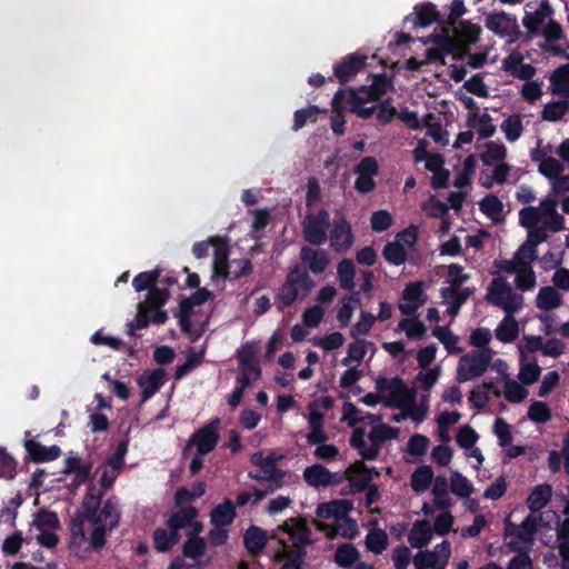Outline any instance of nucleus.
<instances>
[{
  "instance_id": "1",
  "label": "nucleus",
  "mask_w": 569,
  "mask_h": 569,
  "mask_svg": "<svg viewBox=\"0 0 569 569\" xmlns=\"http://www.w3.org/2000/svg\"><path fill=\"white\" fill-rule=\"evenodd\" d=\"M103 492L90 487L82 501V513L71 520V546L80 548L86 541L84 522H89L92 531L89 546L92 550H101L106 543V535L116 528L120 520L118 503L113 498L104 501L100 508Z\"/></svg>"
},
{
  "instance_id": "2",
  "label": "nucleus",
  "mask_w": 569,
  "mask_h": 569,
  "mask_svg": "<svg viewBox=\"0 0 569 569\" xmlns=\"http://www.w3.org/2000/svg\"><path fill=\"white\" fill-rule=\"evenodd\" d=\"M557 206L556 197L548 194L538 206H528L519 211V223L527 229L523 244L537 248L548 240L550 233L565 229V219L558 212Z\"/></svg>"
},
{
  "instance_id": "3",
  "label": "nucleus",
  "mask_w": 569,
  "mask_h": 569,
  "mask_svg": "<svg viewBox=\"0 0 569 569\" xmlns=\"http://www.w3.org/2000/svg\"><path fill=\"white\" fill-rule=\"evenodd\" d=\"M481 34V27L472 23L471 21H465L462 29L456 34L440 30L432 34L420 38V41L425 44L433 43L435 48H428L426 50V61L437 62L440 61L445 64V56L451 54L456 61H462L468 53V49L475 46Z\"/></svg>"
},
{
  "instance_id": "4",
  "label": "nucleus",
  "mask_w": 569,
  "mask_h": 569,
  "mask_svg": "<svg viewBox=\"0 0 569 569\" xmlns=\"http://www.w3.org/2000/svg\"><path fill=\"white\" fill-rule=\"evenodd\" d=\"M390 89H392L391 79L386 73L376 74L369 86L337 90L330 107H363L368 102L380 101Z\"/></svg>"
},
{
  "instance_id": "5",
  "label": "nucleus",
  "mask_w": 569,
  "mask_h": 569,
  "mask_svg": "<svg viewBox=\"0 0 569 569\" xmlns=\"http://www.w3.org/2000/svg\"><path fill=\"white\" fill-rule=\"evenodd\" d=\"M537 248L521 244L511 259H502L495 262L500 272L515 274V283L520 291H530L537 284V277L532 262L537 259Z\"/></svg>"
},
{
  "instance_id": "6",
  "label": "nucleus",
  "mask_w": 569,
  "mask_h": 569,
  "mask_svg": "<svg viewBox=\"0 0 569 569\" xmlns=\"http://www.w3.org/2000/svg\"><path fill=\"white\" fill-rule=\"evenodd\" d=\"M315 286L309 273L300 266L290 269L284 283L282 284L278 300L280 308L289 307L298 300L305 299Z\"/></svg>"
},
{
  "instance_id": "7",
  "label": "nucleus",
  "mask_w": 569,
  "mask_h": 569,
  "mask_svg": "<svg viewBox=\"0 0 569 569\" xmlns=\"http://www.w3.org/2000/svg\"><path fill=\"white\" fill-rule=\"evenodd\" d=\"M486 300L502 309L507 315L518 312L523 306V296L517 292L501 276L493 278L489 283Z\"/></svg>"
},
{
  "instance_id": "8",
  "label": "nucleus",
  "mask_w": 569,
  "mask_h": 569,
  "mask_svg": "<svg viewBox=\"0 0 569 569\" xmlns=\"http://www.w3.org/2000/svg\"><path fill=\"white\" fill-rule=\"evenodd\" d=\"M495 351L490 348L472 350L460 357L456 380L467 382L481 377L490 366Z\"/></svg>"
},
{
  "instance_id": "9",
  "label": "nucleus",
  "mask_w": 569,
  "mask_h": 569,
  "mask_svg": "<svg viewBox=\"0 0 569 569\" xmlns=\"http://www.w3.org/2000/svg\"><path fill=\"white\" fill-rule=\"evenodd\" d=\"M376 388L381 393V402L387 407H406L417 400V391L408 388L402 379L378 377Z\"/></svg>"
},
{
  "instance_id": "10",
  "label": "nucleus",
  "mask_w": 569,
  "mask_h": 569,
  "mask_svg": "<svg viewBox=\"0 0 569 569\" xmlns=\"http://www.w3.org/2000/svg\"><path fill=\"white\" fill-rule=\"evenodd\" d=\"M212 298V293L207 289H199L190 298L180 303L179 322L181 330L189 335L191 339H197L203 331L207 320L198 322L194 308Z\"/></svg>"
},
{
  "instance_id": "11",
  "label": "nucleus",
  "mask_w": 569,
  "mask_h": 569,
  "mask_svg": "<svg viewBox=\"0 0 569 569\" xmlns=\"http://www.w3.org/2000/svg\"><path fill=\"white\" fill-rule=\"evenodd\" d=\"M542 515H529L519 526H508L507 536L510 538L506 543L510 551L527 552L533 541L535 533L538 529V522Z\"/></svg>"
},
{
  "instance_id": "12",
  "label": "nucleus",
  "mask_w": 569,
  "mask_h": 569,
  "mask_svg": "<svg viewBox=\"0 0 569 569\" xmlns=\"http://www.w3.org/2000/svg\"><path fill=\"white\" fill-rule=\"evenodd\" d=\"M301 227L303 238L307 242L312 246H321L328 239L330 214L325 209H321L318 212L308 213L303 218Z\"/></svg>"
},
{
  "instance_id": "13",
  "label": "nucleus",
  "mask_w": 569,
  "mask_h": 569,
  "mask_svg": "<svg viewBox=\"0 0 569 569\" xmlns=\"http://www.w3.org/2000/svg\"><path fill=\"white\" fill-rule=\"evenodd\" d=\"M555 10L549 0H541L539 3L530 1L525 6V16L522 24L527 30L529 38L540 34V30L553 17Z\"/></svg>"
},
{
  "instance_id": "14",
  "label": "nucleus",
  "mask_w": 569,
  "mask_h": 569,
  "mask_svg": "<svg viewBox=\"0 0 569 569\" xmlns=\"http://www.w3.org/2000/svg\"><path fill=\"white\" fill-rule=\"evenodd\" d=\"M219 420L216 419L197 430L188 440L183 455L187 456L192 447H196V452H199V455L211 452L219 441Z\"/></svg>"
},
{
  "instance_id": "15",
  "label": "nucleus",
  "mask_w": 569,
  "mask_h": 569,
  "mask_svg": "<svg viewBox=\"0 0 569 569\" xmlns=\"http://www.w3.org/2000/svg\"><path fill=\"white\" fill-rule=\"evenodd\" d=\"M451 556V545L443 540L432 550H421L412 558L416 569H443Z\"/></svg>"
},
{
  "instance_id": "16",
  "label": "nucleus",
  "mask_w": 569,
  "mask_h": 569,
  "mask_svg": "<svg viewBox=\"0 0 569 569\" xmlns=\"http://www.w3.org/2000/svg\"><path fill=\"white\" fill-rule=\"evenodd\" d=\"M367 59L368 57L359 51L342 57L332 67L333 80L336 79L341 86L350 82L366 68Z\"/></svg>"
},
{
  "instance_id": "17",
  "label": "nucleus",
  "mask_w": 569,
  "mask_h": 569,
  "mask_svg": "<svg viewBox=\"0 0 569 569\" xmlns=\"http://www.w3.org/2000/svg\"><path fill=\"white\" fill-rule=\"evenodd\" d=\"M550 89L563 99L547 102L542 107H569V63L558 67L550 76Z\"/></svg>"
},
{
  "instance_id": "18",
  "label": "nucleus",
  "mask_w": 569,
  "mask_h": 569,
  "mask_svg": "<svg viewBox=\"0 0 569 569\" xmlns=\"http://www.w3.org/2000/svg\"><path fill=\"white\" fill-rule=\"evenodd\" d=\"M540 34L546 40V43L541 44V49L543 51L550 52L556 57H565L569 59V54L566 53V49L557 44V42L566 39L562 26L558 21L551 18L540 30Z\"/></svg>"
},
{
  "instance_id": "19",
  "label": "nucleus",
  "mask_w": 569,
  "mask_h": 569,
  "mask_svg": "<svg viewBox=\"0 0 569 569\" xmlns=\"http://www.w3.org/2000/svg\"><path fill=\"white\" fill-rule=\"evenodd\" d=\"M279 528L291 537L293 545L297 547L295 552H298V558H302L305 556L303 546L311 541V530L307 526L306 520L303 518H291Z\"/></svg>"
},
{
  "instance_id": "20",
  "label": "nucleus",
  "mask_w": 569,
  "mask_h": 569,
  "mask_svg": "<svg viewBox=\"0 0 569 569\" xmlns=\"http://www.w3.org/2000/svg\"><path fill=\"white\" fill-rule=\"evenodd\" d=\"M355 172L358 178L355 182V188L361 192L367 193L375 189V176L378 173V162L373 157L363 158L356 167Z\"/></svg>"
},
{
  "instance_id": "21",
  "label": "nucleus",
  "mask_w": 569,
  "mask_h": 569,
  "mask_svg": "<svg viewBox=\"0 0 569 569\" xmlns=\"http://www.w3.org/2000/svg\"><path fill=\"white\" fill-rule=\"evenodd\" d=\"M425 302L423 283L416 281L409 283L402 291L398 309L406 316H412Z\"/></svg>"
},
{
  "instance_id": "22",
  "label": "nucleus",
  "mask_w": 569,
  "mask_h": 569,
  "mask_svg": "<svg viewBox=\"0 0 569 569\" xmlns=\"http://www.w3.org/2000/svg\"><path fill=\"white\" fill-rule=\"evenodd\" d=\"M398 437V429L392 428L385 423H379L375 426L368 436L370 441L369 450L362 452V458L367 460L376 459L379 455L381 445L389 439H395Z\"/></svg>"
},
{
  "instance_id": "23",
  "label": "nucleus",
  "mask_w": 569,
  "mask_h": 569,
  "mask_svg": "<svg viewBox=\"0 0 569 569\" xmlns=\"http://www.w3.org/2000/svg\"><path fill=\"white\" fill-rule=\"evenodd\" d=\"M522 61V54L519 51H512L502 60V69L515 78L529 81L535 76L536 68Z\"/></svg>"
},
{
  "instance_id": "24",
  "label": "nucleus",
  "mask_w": 569,
  "mask_h": 569,
  "mask_svg": "<svg viewBox=\"0 0 569 569\" xmlns=\"http://www.w3.org/2000/svg\"><path fill=\"white\" fill-rule=\"evenodd\" d=\"M353 242L350 224L345 219L336 220L330 232V246L337 252H346Z\"/></svg>"
},
{
  "instance_id": "25",
  "label": "nucleus",
  "mask_w": 569,
  "mask_h": 569,
  "mask_svg": "<svg viewBox=\"0 0 569 569\" xmlns=\"http://www.w3.org/2000/svg\"><path fill=\"white\" fill-rule=\"evenodd\" d=\"M300 259L313 273L323 272L330 262L328 252L326 250L316 249L308 246H303L301 248Z\"/></svg>"
},
{
  "instance_id": "26",
  "label": "nucleus",
  "mask_w": 569,
  "mask_h": 569,
  "mask_svg": "<svg viewBox=\"0 0 569 569\" xmlns=\"http://www.w3.org/2000/svg\"><path fill=\"white\" fill-rule=\"evenodd\" d=\"M166 371L162 368L146 370L139 378L138 385L141 388L142 400L152 397L163 385Z\"/></svg>"
},
{
  "instance_id": "27",
  "label": "nucleus",
  "mask_w": 569,
  "mask_h": 569,
  "mask_svg": "<svg viewBox=\"0 0 569 569\" xmlns=\"http://www.w3.org/2000/svg\"><path fill=\"white\" fill-rule=\"evenodd\" d=\"M486 27L500 37L510 36L513 31L518 32L516 19L503 11L489 14L486 18Z\"/></svg>"
},
{
  "instance_id": "28",
  "label": "nucleus",
  "mask_w": 569,
  "mask_h": 569,
  "mask_svg": "<svg viewBox=\"0 0 569 569\" xmlns=\"http://www.w3.org/2000/svg\"><path fill=\"white\" fill-rule=\"evenodd\" d=\"M473 293L470 288L443 287L440 291L442 302L448 306L450 316L456 317L460 307Z\"/></svg>"
},
{
  "instance_id": "29",
  "label": "nucleus",
  "mask_w": 569,
  "mask_h": 569,
  "mask_svg": "<svg viewBox=\"0 0 569 569\" xmlns=\"http://www.w3.org/2000/svg\"><path fill=\"white\" fill-rule=\"evenodd\" d=\"M249 477L257 481L266 482L267 487H270V491H274L282 487L284 472L276 468L273 462H268L263 467H259L257 471L250 472Z\"/></svg>"
},
{
  "instance_id": "30",
  "label": "nucleus",
  "mask_w": 569,
  "mask_h": 569,
  "mask_svg": "<svg viewBox=\"0 0 569 569\" xmlns=\"http://www.w3.org/2000/svg\"><path fill=\"white\" fill-rule=\"evenodd\" d=\"M211 244L214 248L213 254V277L227 278L229 246L226 238L213 237L210 238Z\"/></svg>"
},
{
  "instance_id": "31",
  "label": "nucleus",
  "mask_w": 569,
  "mask_h": 569,
  "mask_svg": "<svg viewBox=\"0 0 569 569\" xmlns=\"http://www.w3.org/2000/svg\"><path fill=\"white\" fill-rule=\"evenodd\" d=\"M433 537V529L428 520H418L408 533V542L415 549L428 546Z\"/></svg>"
},
{
  "instance_id": "32",
  "label": "nucleus",
  "mask_w": 569,
  "mask_h": 569,
  "mask_svg": "<svg viewBox=\"0 0 569 569\" xmlns=\"http://www.w3.org/2000/svg\"><path fill=\"white\" fill-rule=\"evenodd\" d=\"M353 508V505L350 500L341 499V500H332L329 502L320 503L317 507V516L325 519H335L338 520L345 516H347Z\"/></svg>"
},
{
  "instance_id": "33",
  "label": "nucleus",
  "mask_w": 569,
  "mask_h": 569,
  "mask_svg": "<svg viewBox=\"0 0 569 569\" xmlns=\"http://www.w3.org/2000/svg\"><path fill=\"white\" fill-rule=\"evenodd\" d=\"M407 22H412L415 28H425L430 26L432 22H439L442 24V22L440 21V14L437 11L436 6L430 2L417 7L415 16L409 14L405 18V23Z\"/></svg>"
},
{
  "instance_id": "34",
  "label": "nucleus",
  "mask_w": 569,
  "mask_h": 569,
  "mask_svg": "<svg viewBox=\"0 0 569 569\" xmlns=\"http://www.w3.org/2000/svg\"><path fill=\"white\" fill-rule=\"evenodd\" d=\"M433 506L439 510H448L453 505V499L449 495L448 479L443 476L436 477L431 489Z\"/></svg>"
},
{
  "instance_id": "35",
  "label": "nucleus",
  "mask_w": 569,
  "mask_h": 569,
  "mask_svg": "<svg viewBox=\"0 0 569 569\" xmlns=\"http://www.w3.org/2000/svg\"><path fill=\"white\" fill-rule=\"evenodd\" d=\"M303 479L315 488L327 487L335 482L333 475L319 463L307 467L303 471Z\"/></svg>"
},
{
  "instance_id": "36",
  "label": "nucleus",
  "mask_w": 569,
  "mask_h": 569,
  "mask_svg": "<svg viewBox=\"0 0 569 569\" xmlns=\"http://www.w3.org/2000/svg\"><path fill=\"white\" fill-rule=\"evenodd\" d=\"M311 412L308 418L310 431L307 435L309 443L326 442L328 437L323 431V415L316 409V405H311Z\"/></svg>"
},
{
  "instance_id": "37",
  "label": "nucleus",
  "mask_w": 569,
  "mask_h": 569,
  "mask_svg": "<svg viewBox=\"0 0 569 569\" xmlns=\"http://www.w3.org/2000/svg\"><path fill=\"white\" fill-rule=\"evenodd\" d=\"M24 446L28 453L36 462L53 460L60 455V448L58 446L43 447L36 440H27Z\"/></svg>"
},
{
  "instance_id": "38",
  "label": "nucleus",
  "mask_w": 569,
  "mask_h": 569,
  "mask_svg": "<svg viewBox=\"0 0 569 569\" xmlns=\"http://www.w3.org/2000/svg\"><path fill=\"white\" fill-rule=\"evenodd\" d=\"M398 408L401 409V412L399 415H395L391 418L395 422H400L405 419H411L415 422L420 423L426 419L428 412V406L425 400L421 403H417L416 400L412 401L409 406Z\"/></svg>"
},
{
  "instance_id": "39",
  "label": "nucleus",
  "mask_w": 569,
  "mask_h": 569,
  "mask_svg": "<svg viewBox=\"0 0 569 569\" xmlns=\"http://www.w3.org/2000/svg\"><path fill=\"white\" fill-rule=\"evenodd\" d=\"M561 303V295L550 286L542 287L536 298L537 308L545 311L557 309Z\"/></svg>"
},
{
  "instance_id": "40",
  "label": "nucleus",
  "mask_w": 569,
  "mask_h": 569,
  "mask_svg": "<svg viewBox=\"0 0 569 569\" xmlns=\"http://www.w3.org/2000/svg\"><path fill=\"white\" fill-rule=\"evenodd\" d=\"M468 123L481 138L492 136L496 130L490 116L487 112H479V110L469 114Z\"/></svg>"
},
{
  "instance_id": "41",
  "label": "nucleus",
  "mask_w": 569,
  "mask_h": 569,
  "mask_svg": "<svg viewBox=\"0 0 569 569\" xmlns=\"http://www.w3.org/2000/svg\"><path fill=\"white\" fill-rule=\"evenodd\" d=\"M467 9L462 0H453L450 6V13L448 18L442 21L441 29L442 31L450 32L451 34H456L460 29H462V23L466 20L460 21L457 26V20L466 13Z\"/></svg>"
},
{
  "instance_id": "42",
  "label": "nucleus",
  "mask_w": 569,
  "mask_h": 569,
  "mask_svg": "<svg viewBox=\"0 0 569 569\" xmlns=\"http://www.w3.org/2000/svg\"><path fill=\"white\" fill-rule=\"evenodd\" d=\"M267 540L268 538L266 532L254 526L247 529L243 536L244 547L251 555L260 553L263 550Z\"/></svg>"
},
{
  "instance_id": "43",
  "label": "nucleus",
  "mask_w": 569,
  "mask_h": 569,
  "mask_svg": "<svg viewBox=\"0 0 569 569\" xmlns=\"http://www.w3.org/2000/svg\"><path fill=\"white\" fill-rule=\"evenodd\" d=\"M197 516L198 510L194 507H182L168 518L167 526L170 530L178 532L180 529L187 527L190 521L194 520Z\"/></svg>"
},
{
  "instance_id": "44",
  "label": "nucleus",
  "mask_w": 569,
  "mask_h": 569,
  "mask_svg": "<svg viewBox=\"0 0 569 569\" xmlns=\"http://www.w3.org/2000/svg\"><path fill=\"white\" fill-rule=\"evenodd\" d=\"M375 350L376 348L372 342L367 340H357L349 345L348 355L342 359V365L348 366L352 361L360 363L368 352L373 353Z\"/></svg>"
},
{
  "instance_id": "45",
  "label": "nucleus",
  "mask_w": 569,
  "mask_h": 569,
  "mask_svg": "<svg viewBox=\"0 0 569 569\" xmlns=\"http://www.w3.org/2000/svg\"><path fill=\"white\" fill-rule=\"evenodd\" d=\"M433 471L430 466L423 465L411 475L410 485L415 492H425L431 485Z\"/></svg>"
},
{
  "instance_id": "46",
  "label": "nucleus",
  "mask_w": 569,
  "mask_h": 569,
  "mask_svg": "<svg viewBox=\"0 0 569 569\" xmlns=\"http://www.w3.org/2000/svg\"><path fill=\"white\" fill-rule=\"evenodd\" d=\"M496 338L501 342H512L519 335V326L512 315H507L497 327Z\"/></svg>"
},
{
  "instance_id": "47",
  "label": "nucleus",
  "mask_w": 569,
  "mask_h": 569,
  "mask_svg": "<svg viewBox=\"0 0 569 569\" xmlns=\"http://www.w3.org/2000/svg\"><path fill=\"white\" fill-rule=\"evenodd\" d=\"M479 207L492 221L500 222L503 220V204L498 197L487 196L480 201Z\"/></svg>"
},
{
  "instance_id": "48",
  "label": "nucleus",
  "mask_w": 569,
  "mask_h": 569,
  "mask_svg": "<svg viewBox=\"0 0 569 569\" xmlns=\"http://www.w3.org/2000/svg\"><path fill=\"white\" fill-rule=\"evenodd\" d=\"M180 540L179 532L172 530L168 531L163 528L156 529L153 533L154 548L160 552H166L177 545Z\"/></svg>"
},
{
  "instance_id": "49",
  "label": "nucleus",
  "mask_w": 569,
  "mask_h": 569,
  "mask_svg": "<svg viewBox=\"0 0 569 569\" xmlns=\"http://www.w3.org/2000/svg\"><path fill=\"white\" fill-rule=\"evenodd\" d=\"M551 487L548 485H540L535 488L527 499L529 509L532 512L541 510L550 500Z\"/></svg>"
},
{
  "instance_id": "50",
  "label": "nucleus",
  "mask_w": 569,
  "mask_h": 569,
  "mask_svg": "<svg viewBox=\"0 0 569 569\" xmlns=\"http://www.w3.org/2000/svg\"><path fill=\"white\" fill-rule=\"evenodd\" d=\"M398 330L403 331L410 339H420L427 332L423 322L411 316H408L398 323Z\"/></svg>"
},
{
  "instance_id": "51",
  "label": "nucleus",
  "mask_w": 569,
  "mask_h": 569,
  "mask_svg": "<svg viewBox=\"0 0 569 569\" xmlns=\"http://www.w3.org/2000/svg\"><path fill=\"white\" fill-rule=\"evenodd\" d=\"M236 517L234 507L230 500H226L223 503L217 506L210 515L211 522L214 526H226L232 522Z\"/></svg>"
},
{
  "instance_id": "52",
  "label": "nucleus",
  "mask_w": 569,
  "mask_h": 569,
  "mask_svg": "<svg viewBox=\"0 0 569 569\" xmlns=\"http://www.w3.org/2000/svg\"><path fill=\"white\" fill-rule=\"evenodd\" d=\"M347 475L350 481L358 488L363 489L370 482L371 477L368 468L362 461H356L348 470Z\"/></svg>"
},
{
  "instance_id": "53",
  "label": "nucleus",
  "mask_w": 569,
  "mask_h": 569,
  "mask_svg": "<svg viewBox=\"0 0 569 569\" xmlns=\"http://www.w3.org/2000/svg\"><path fill=\"white\" fill-rule=\"evenodd\" d=\"M388 546V535L380 528H375L366 537V547L373 553H381Z\"/></svg>"
},
{
  "instance_id": "54",
  "label": "nucleus",
  "mask_w": 569,
  "mask_h": 569,
  "mask_svg": "<svg viewBox=\"0 0 569 569\" xmlns=\"http://www.w3.org/2000/svg\"><path fill=\"white\" fill-rule=\"evenodd\" d=\"M338 277L340 281L341 288L346 290H351L355 286V264L350 259H343L339 262L338 268Z\"/></svg>"
},
{
  "instance_id": "55",
  "label": "nucleus",
  "mask_w": 569,
  "mask_h": 569,
  "mask_svg": "<svg viewBox=\"0 0 569 569\" xmlns=\"http://www.w3.org/2000/svg\"><path fill=\"white\" fill-rule=\"evenodd\" d=\"M359 305L358 293L353 292L350 296L342 298L341 307L338 310L337 318L341 326L349 325L352 313L357 306Z\"/></svg>"
},
{
  "instance_id": "56",
  "label": "nucleus",
  "mask_w": 569,
  "mask_h": 569,
  "mask_svg": "<svg viewBox=\"0 0 569 569\" xmlns=\"http://www.w3.org/2000/svg\"><path fill=\"white\" fill-rule=\"evenodd\" d=\"M506 154L507 149L503 144L488 142L485 152L481 154V160L486 166H493L495 163L503 162Z\"/></svg>"
},
{
  "instance_id": "57",
  "label": "nucleus",
  "mask_w": 569,
  "mask_h": 569,
  "mask_svg": "<svg viewBox=\"0 0 569 569\" xmlns=\"http://www.w3.org/2000/svg\"><path fill=\"white\" fill-rule=\"evenodd\" d=\"M450 488L456 496L461 498H467L473 492L472 483L458 471L451 473Z\"/></svg>"
},
{
  "instance_id": "58",
  "label": "nucleus",
  "mask_w": 569,
  "mask_h": 569,
  "mask_svg": "<svg viewBox=\"0 0 569 569\" xmlns=\"http://www.w3.org/2000/svg\"><path fill=\"white\" fill-rule=\"evenodd\" d=\"M408 252L396 241L388 242L383 248L386 260L396 266L402 264L406 261Z\"/></svg>"
},
{
  "instance_id": "59",
  "label": "nucleus",
  "mask_w": 569,
  "mask_h": 569,
  "mask_svg": "<svg viewBox=\"0 0 569 569\" xmlns=\"http://www.w3.org/2000/svg\"><path fill=\"white\" fill-rule=\"evenodd\" d=\"M538 170L552 182L555 179H559L561 177L560 174L563 171V167L557 159L548 157L540 161Z\"/></svg>"
},
{
  "instance_id": "60",
  "label": "nucleus",
  "mask_w": 569,
  "mask_h": 569,
  "mask_svg": "<svg viewBox=\"0 0 569 569\" xmlns=\"http://www.w3.org/2000/svg\"><path fill=\"white\" fill-rule=\"evenodd\" d=\"M358 550L350 543L340 546L335 553L336 562L341 567H349L358 559Z\"/></svg>"
},
{
  "instance_id": "61",
  "label": "nucleus",
  "mask_w": 569,
  "mask_h": 569,
  "mask_svg": "<svg viewBox=\"0 0 569 569\" xmlns=\"http://www.w3.org/2000/svg\"><path fill=\"white\" fill-rule=\"evenodd\" d=\"M252 270V264L249 259H237L228 263L227 278L239 279L248 276Z\"/></svg>"
},
{
  "instance_id": "62",
  "label": "nucleus",
  "mask_w": 569,
  "mask_h": 569,
  "mask_svg": "<svg viewBox=\"0 0 569 569\" xmlns=\"http://www.w3.org/2000/svg\"><path fill=\"white\" fill-rule=\"evenodd\" d=\"M441 373V368L436 366L433 368L422 369L417 376L416 380L425 391H429L438 381Z\"/></svg>"
},
{
  "instance_id": "63",
  "label": "nucleus",
  "mask_w": 569,
  "mask_h": 569,
  "mask_svg": "<svg viewBox=\"0 0 569 569\" xmlns=\"http://www.w3.org/2000/svg\"><path fill=\"white\" fill-rule=\"evenodd\" d=\"M501 129L509 141H516L522 133V123L519 116L508 117L501 124Z\"/></svg>"
},
{
  "instance_id": "64",
  "label": "nucleus",
  "mask_w": 569,
  "mask_h": 569,
  "mask_svg": "<svg viewBox=\"0 0 569 569\" xmlns=\"http://www.w3.org/2000/svg\"><path fill=\"white\" fill-rule=\"evenodd\" d=\"M528 391L517 381L508 379L505 381L503 396L508 401L521 402L526 399Z\"/></svg>"
}]
</instances>
